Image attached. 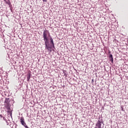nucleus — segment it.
Wrapping results in <instances>:
<instances>
[{
	"instance_id": "obj_3",
	"label": "nucleus",
	"mask_w": 128,
	"mask_h": 128,
	"mask_svg": "<svg viewBox=\"0 0 128 128\" xmlns=\"http://www.w3.org/2000/svg\"><path fill=\"white\" fill-rule=\"evenodd\" d=\"M10 104H6L5 106V108H6V110H8L7 112L10 114H12V110L10 109Z\"/></svg>"
},
{
	"instance_id": "obj_10",
	"label": "nucleus",
	"mask_w": 128,
	"mask_h": 128,
	"mask_svg": "<svg viewBox=\"0 0 128 128\" xmlns=\"http://www.w3.org/2000/svg\"><path fill=\"white\" fill-rule=\"evenodd\" d=\"M44 2H46L47 0H42Z\"/></svg>"
},
{
	"instance_id": "obj_14",
	"label": "nucleus",
	"mask_w": 128,
	"mask_h": 128,
	"mask_svg": "<svg viewBox=\"0 0 128 128\" xmlns=\"http://www.w3.org/2000/svg\"><path fill=\"white\" fill-rule=\"evenodd\" d=\"M52 50H54V49H52Z\"/></svg>"
},
{
	"instance_id": "obj_6",
	"label": "nucleus",
	"mask_w": 128,
	"mask_h": 128,
	"mask_svg": "<svg viewBox=\"0 0 128 128\" xmlns=\"http://www.w3.org/2000/svg\"><path fill=\"white\" fill-rule=\"evenodd\" d=\"M30 72H28L27 74V82H30Z\"/></svg>"
},
{
	"instance_id": "obj_12",
	"label": "nucleus",
	"mask_w": 128,
	"mask_h": 128,
	"mask_svg": "<svg viewBox=\"0 0 128 128\" xmlns=\"http://www.w3.org/2000/svg\"><path fill=\"white\" fill-rule=\"evenodd\" d=\"M110 51H109V52H108V54H110Z\"/></svg>"
},
{
	"instance_id": "obj_1",
	"label": "nucleus",
	"mask_w": 128,
	"mask_h": 128,
	"mask_svg": "<svg viewBox=\"0 0 128 128\" xmlns=\"http://www.w3.org/2000/svg\"><path fill=\"white\" fill-rule=\"evenodd\" d=\"M43 38L45 44V48L48 50L50 52H52V48H56L54 47V39L50 36V32L46 30H44L43 32Z\"/></svg>"
},
{
	"instance_id": "obj_9",
	"label": "nucleus",
	"mask_w": 128,
	"mask_h": 128,
	"mask_svg": "<svg viewBox=\"0 0 128 128\" xmlns=\"http://www.w3.org/2000/svg\"><path fill=\"white\" fill-rule=\"evenodd\" d=\"M63 74H64V76H66H66H68V74H66V70L63 71Z\"/></svg>"
},
{
	"instance_id": "obj_13",
	"label": "nucleus",
	"mask_w": 128,
	"mask_h": 128,
	"mask_svg": "<svg viewBox=\"0 0 128 128\" xmlns=\"http://www.w3.org/2000/svg\"><path fill=\"white\" fill-rule=\"evenodd\" d=\"M3 118H4V120H5V119H6V118H4V117H3Z\"/></svg>"
},
{
	"instance_id": "obj_4",
	"label": "nucleus",
	"mask_w": 128,
	"mask_h": 128,
	"mask_svg": "<svg viewBox=\"0 0 128 128\" xmlns=\"http://www.w3.org/2000/svg\"><path fill=\"white\" fill-rule=\"evenodd\" d=\"M20 120L22 126H24L26 128H29L28 126L26 125V122H24V118H22Z\"/></svg>"
},
{
	"instance_id": "obj_8",
	"label": "nucleus",
	"mask_w": 128,
	"mask_h": 128,
	"mask_svg": "<svg viewBox=\"0 0 128 128\" xmlns=\"http://www.w3.org/2000/svg\"><path fill=\"white\" fill-rule=\"evenodd\" d=\"M4 1H5L6 4H8V6L10 5V0H8V2H6V0H4Z\"/></svg>"
},
{
	"instance_id": "obj_11",
	"label": "nucleus",
	"mask_w": 128,
	"mask_h": 128,
	"mask_svg": "<svg viewBox=\"0 0 128 128\" xmlns=\"http://www.w3.org/2000/svg\"><path fill=\"white\" fill-rule=\"evenodd\" d=\"M0 118H4V117L2 116V114H0Z\"/></svg>"
},
{
	"instance_id": "obj_2",
	"label": "nucleus",
	"mask_w": 128,
	"mask_h": 128,
	"mask_svg": "<svg viewBox=\"0 0 128 128\" xmlns=\"http://www.w3.org/2000/svg\"><path fill=\"white\" fill-rule=\"evenodd\" d=\"M100 116L98 118V120L96 124L95 128H102V124H104V120H102V118Z\"/></svg>"
},
{
	"instance_id": "obj_5",
	"label": "nucleus",
	"mask_w": 128,
	"mask_h": 128,
	"mask_svg": "<svg viewBox=\"0 0 128 128\" xmlns=\"http://www.w3.org/2000/svg\"><path fill=\"white\" fill-rule=\"evenodd\" d=\"M109 60L111 62L112 64H114V58L112 57V54H109Z\"/></svg>"
},
{
	"instance_id": "obj_7",
	"label": "nucleus",
	"mask_w": 128,
	"mask_h": 128,
	"mask_svg": "<svg viewBox=\"0 0 128 128\" xmlns=\"http://www.w3.org/2000/svg\"><path fill=\"white\" fill-rule=\"evenodd\" d=\"M10 98H6L5 100V102L6 104H10Z\"/></svg>"
}]
</instances>
